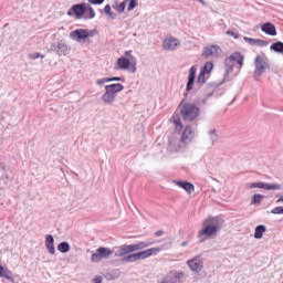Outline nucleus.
Listing matches in <instances>:
<instances>
[{
    "label": "nucleus",
    "instance_id": "30",
    "mask_svg": "<svg viewBox=\"0 0 283 283\" xmlns=\"http://www.w3.org/2000/svg\"><path fill=\"white\" fill-rule=\"evenodd\" d=\"M209 76L207 73L200 71L199 75L197 77V85L200 87L201 85H205V83H207V81H209Z\"/></svg>",
    "mask_w": 283,
    "mask_h": 283
},
{
    "label": "nucleus",
    "instance_id": "11",
    "mask_svg": "<svg viewBox=\"0 0 283 283\" xmlns=\"http://www.w3.org/2000/svg\"><path fill=\"white\" fill-rule=\"evenodd\" d=\"M50 51L55 52L57 56H67V54H70V46L63 41H60L57 43H52Z\"/></svg>",
    "mask_w": 283,
    "mask_h": 283
},
{
    "label": "nucleus",
    "instance_id": "44",
    "mask_svg": "<svg viewBox=\"0 0 283 283\" xmlns=\"http://www.w3.org/2000/svg\"><path fill=\"white\" fill-rule=\"evenodd\" d=\"M105 83H109V77H102L96 81V85H105Z\"/></svg>",
    "mask_w": 283,
    "mask_h": 283
},
{
    "label": "nucleus",
    "instance_id": "50",
    "mask_svg": "<svg viewBox=\"0 0 283 283\" xmlns=\"http://www.w3.org/2000/svg\"><path fill=\"white\" fill-rule=\"evenodd\" d=\"M227 34H229L230 36H233V39H238V33L233 31H228Z\"/></svg>",
    "mask_w": 283,
    "mask_h": 283
},
{
    "label": "nucleus",
    "instance_id": "5",
    "mask_svg": "<svg viewBox=\"0 0 283 283\" xmlns=\"http://www.w3.org/2000/svg\"><path fill=\"white\" fill-rule=\"evenodd\" d=\"M180 115L187 123H193L200 116V107L193 103H185L181 107Z\"/></svg>",
    "mask_w": 283,
    "mask_h": 283
},
{
    "label": "nucleus",
    "instance_id": "7",
    "mask_svg": "<svg viewBox=\"0 0 283 283\" xmlns=\"http://www.w3.org/2000/svg\"><path fill=\"white\" fill-rule=\"evenodd\" d=\"M218 86L213 83H209L206 85L203 91V97L198 101V105H207V101L213 96H222V94L216 92Z\"/></svg>",
    "mask_w": 283,
    "mask_h": 283
},
{
    "label": "nucleus",
    "instance_id": "28",
    "mask_svg": "<svg viewBox=\"0 0 283 283\" xmlns=\"http://www.w3.org/2000/svg\"><path fill=\"white\" fill-rule=\"evenodd\" d=\"M124 55L133 63L130 66L132 74H136V64L138 63V60L132 55V51H125Z\"/></svg>",
    "mask_w": 283,
    "mask_h": 283
},
{
    "label": "nucleus",
    "instance_id": "45",
    "mask_svg": "<svg viewBox=\"0 0 283 283\" xmlns=\"http://www.w3.org/2000/svg\"><path fill=\"white\" fill-rule=\"evenodd\" d=\"M88 3H91V6H101L105 3V0H88Z\"/></svg>",
    "mask_w": 283,
    "mask_h": 283
},
{
    "label": "nucleus",
    "instance_id": "21",
    "mask_svg": "<svg viewBox=\"0 0 283 283\" xmlns=\"http://www.w3.org/2000/svg\"><path fill=\"white\" fill-rule=\"evenodd\" d=\"M45 249L51 255L56 253V248L54 247V237L52 234L45 235Z\"/></svg>",
    "mask_w": 283,
    "mask_h": 283
},
{
    "label": "nucleus",
    "instance_id": "15",
    "mask_svg": "<svg viewBox=\"0 0 283 283\" xmlns=\"http://www.w3.org/2000/svg\"><path fill=\"white\" fill-rule=\"evenodd\" d=\"M70 38L77 43H82L87 41V34L85 29H76L70 33Z\"/></svg>",
    "mask_w": 283,
    "mask_h": 283
},
{
    "label": "nucleus",
    "instance_id": "31",
    "mask_svg": "<svg viewBox=\"0 0 283 283\" xmlns=\"http://www.w3.org/2000/svg\"><path fill=\"white\" fill-rule=\"evenodd\" d=\"M270 50H271L272 52H276V54H282V56H283V42L277 41V42L273 43V44L270 46Z\"/></svg>",
    "mask_w": 283,
    "mask_h": 283
},
{
    "label": "nucleus",
    "instance_id": "27",
    "mask_svg": "<svg viewBox=\"0 0 283 283\" xmlns=\"http://www.w3.org/2000/svg\"><path fill=\"white\" fill-rule=\"evenodd\" d=\"M264 233H266V226L259 224L254 229V238L255 240H262L264 238Z\"/></svg>",
    "mask_w": 283,
    "mask_h": 283
},
{
    "label": "nucleus",
    "instance_id": "23",
    "mask_svg": "<svg viewBox=\"0 0 283 283\" xmlns=\"http://www.w3.org/2000/svg\"><path fill=\"white\" fill-rule=\"evenodd\" d=\"M132 65H134V63L127 57H119L117 60V67L119 70H129L132 72Z\"/></svg>",
    "mask_w": 283,
    "mask_h": 283
},
{
    "label": "nucleus",
    "instance_id": "8",
    "mask_svg": "<svg viewBox=\"0 0 283 283\" xmlns=\"http://www.w3.org/2000/svg\"><path fill=\"white\" fill-rule=\"evenodd\" d=\"M87 13V3L73 4L69 11L67 17H75V19H83Z\"/></svg>",
    "mask_w": 283,
    "mask_h": 283
},
{
    "label": "nucleus",
    "instance_id": "29",
    "mask_svg": "<svg viewBox=\"0 0 283 283\" xmlns=\"http://www.w3.org/2000/svg\"><path fill=\"white\" fill-rule=\"evenodd\" d=\"M106 87L116 96L119 92L125 90V86L120 83L106 85Z\"/></svg>",
    "mask_w": 283,
    "mask_h": 283
},
{
    "label": "nucleus",
    "instance_id": "3",
    "mask_svg": "<svg viewBox=\"0 0 283 283\" xmlns=\"http://www.w3.org/2000/svg\"><path fill=\"white\" fill-rule=\"evenodd\" d=\"M156 244V242L151 240L140 241L134 244H123L115 251V258H124V255H129V253H134L135 251H143V249H147V247H151Z\"/></svg>",
    "mask_w": 283,
    "mask_h": 283
},
{
    "label": "nucleus",
    "instance_id": "35",
    "mask_svg": "<svg viewBox=\"0 0 283 283\" xmlns=\"http://www.w3.org/2000/svg\"><path fill=\"white\" fill-rule=\"evenodd\" d=\"M172 120L176 125V129H182V120L180 119V115L179 114H176L174 113L172 115Z\"/></svg>",
    "mask_w": 283,
    "mask_h": 283
},
{
    "label": "nucleus",
    "instance_id": "38",
    "mask_svg": "<svg viewBox=\"0 0 283 283\" xmlns=\"http://www.w3.org/2000/svg\"><path fill=\"white\" fill-rule=\"evenodd\" d=\"M264 200V195L255 193L251 199V205H260Z\"/></svg>",
    "mask_w": 283,
    "mask_h": 283
},
{
    "label": "nucleus",
    "instance_id": "26",
    "mask_svg": "<svg viewBox=\"0 0 283 283\" xmlns=\"http://www.w3.org/2000/svg\"><path fill=\"white\" fill-rule=\"evenodd\" d=\"M245 43H249V45H259V48H265L269 45V42L260 39H253V38H243Z\"/></svg>",
    "mask_w": 283,
    "mask_h": 283
},
{
    "label": "nucleus",
    "instance_id": "42",
    "mask_svg": "<svg viewBox=\"0 0 283 283\" xmlns=\"http://www.w3.org/2000/svg\"><path fill=\"white\" fill-rule=\"evenodd\" d=\"M271 213H273L274 216H280V214L283 216V207L279 206V207L273 208L271 210Z\"/></svg>",
    "mask_w": 283,
    "mask_h": 283
},
{
    "label": "nucleus",
    "instance_id": "16",
    "mask_svg": "<svg viewBox=\"0 0 283 283\" xmlns=\"http://www.w3.org/2000/svg\"><path fill=\"white\" fill-rule=\"evenodd\" d=\"M180 45V40L176 38H166L163 42L164 50L174 52Z\"/></svg>",
    "mask_w": 283,
    "mask_h": 283
},
{
    "label": "nucleus",
    "instance_id": "19",
    "mask_svg": "<svg viewBox=\"0 0 283 283\" xmlns=\"http://www.w3.org/2000/svg\"><path fill=\"white\" fill-rule=\"evenodd\" d=\"M114 101H116V95L105 86V93L102 95V102L104 105H114Z\"/></svg>",
    "mask_w": 283,
    "mask_h": 283
},
{
    "label": "nucleus",
    "instance_id": "25",
    "mask_svg": "<svg viewBox=\"0 0 283 283\" xmlns=\"http://www.w3.org/2000/svg\"><path fill=\"white\" fill-rule=\"evenodd\" d=\"M176 185L187 191V193H193L196 191V186L189 181H176Z\"/></svg>",
    "mask_w": 283,
    "mask_h": 283
},
{
    "label": "nucleus",
    "instance_id": "34",
    "mask_svg": "<svg viewBox=\"0 0 283 283\" xmlns=\"http://www.w3.org/2000/svg\"><path fill=\"white\" fill-rule=\"evenodd\" d=\"M57 251L60 253H69L70 251V243L67 241H63L57 245Z\"/></svg>",
    "mask_w": 283,
    "mask_h": 283
},
{
    "label": "nucleus",
    "instance_id": "41",
    "mask_svg": "<svg viewBox=\"0 0 283 283\" xmlns=\"http://www.w3.org/2000/svg\"><path fill=\"white\" fill-rule=\"evenodd\" d=\"M117 277H118V270L106 273V280L108 281L117 280Z\"/></svg>",
    "mask_w": 283,
    "mask_h": 283
},
{
    "label": "nucleus",
    "instance_id": "53",
    "mask_svg": "<svg viewBox=\"0 0 283 283\" xmlns=\"http://www.w3.org/2000/svg\"><path fill=\"white\" fill-rule=\"evenodd\" d=\"M189 244V241L181 242V247H187Z\"/></svg>",
    "mask_w": 283,
    "mask_h": 283
},
{
    "label": "nucleus",
    "instance_id": "12",
    "mask_svg": "<svg viewBox=\"0 0 283 283\" xmlns=\"http://www.w3.org/2000/svg\"><path fill=\"white\" fill-rule=\"evenodd\" d=\"M220 52H222L220 46H218L216 44H209L203 48L202 56H203V59H211V56H212V59H218V56H220Z\"/></svg>",
    "mask_w": 283,
    "mask_h": 283
},
{
    "label": "nucleus",
    "instance_id": "20",
    "mask_svg": "<svg viewBox=\"0 0 283 283\" xmlns=\"http://www.w3.org/2000/svg\"><path fill=\"white\" fill-rule=\"evenodd\" d=\"M261 30L264 32V34H268V36H277V29H275V24L271 22H265L261 27Z\"/></svg>",
    "mask_w": 283,
    "mask_h": 283
},
{
    "label": "nucleus",
    "instance_id": "18",
    "mask_svg": "<svg viewBox=\"0 0 283 283\" xmlns=\"http://www.w3.org/2000/svg\"><path fill=\"white\" fill-rule=\"evenodd\" d=\"M187 264L193 273H200V271H202V261L200 260V256H195L188 260Z\"/></svg>",
    "mask_w": 283,
    "mask_h": 283
},
{
    "label": "nucleus",
    "instance_id": "39",
    "mask_svg": "<svg viewBox=\"0 0 283 283\" xmlns=\"http://www.w3.org/2000/svg\"><path fill=\"white\" fill-rule=\"evenodd\" d=\"M125 3H128L127 11L132 12L138 6V0H125Z\"/></svg>",
    "mask_w": 283,
    "mask_h": 283
},
{
    "label": "nucleus",
    "instance_id": "32",
    "mask_svg": "<svg viewBox=\"0 0 283 283\" xmlns=\"http://www.w3.org/2000/svg\"><path fill=\"white\" fill-rule=\"evenodd\" d=\"M212 71H213V62L211 61L206 62L205 65L200 69V72L208 74V76H211Z\"/></svg>",
    "mask_w": 283,
    "mask_h": 283
},
{
    "label": "nucleus",
    "instance_id": "9",
    "mask_svg": "<svg viewBox=\"0 0 283 283\" xmlns=\"http://www.w3.org/2000/svg\"><path fill=\"white\" fill-rule=\"evenodd\" d=\"M112 253V249L109 248H98L96 252L91 255V262L98 263L101 260H109Z\"/></svg>",
    "mask_w": 283,
    "mask_h": 283
},
{
    "label": "nucleus",
    "instance_id": "6",
    "mask_svg": "<svg viewBox=\"0 0 283 283\" xmlns=\"http://www.w3.org/2000/svg\"><path fill=\"white\" fill-rule=\"evenodd\" d=\"M254 65H255V70H254L253 78L254 81L260 82L262 81V74H264L266 70H271V66L269 65L266 60H264V57H261L260 55L255 57Z\"/></svg>",
    "mask_w": 283,
    "mask_h": 283
},
{
    "label": "nucleus",
    "instance_id": "10",
    "mask_svg": "<svg viewBox=\"0 0 283 283\" xmlns=\"http://www.w3.org/2000/svg\"><path fill=\"white\" fill-rule=\"evenodd\" d=\"M250 189H265V191H280V189H282V186L279 184L259 181L250 184Z\"/></svg>",
    "mask_w": 283,
    "mask_h": 283
},
{
    "label": "nucleus",
    "instance_id": "51",
    "mask_svg": "<svg viewBox=\"0 0 283 283\" xmlns=\"http://www.w3.org/2000/svg\"><path fill=\"white\" fill-rule=\"evenodd\" d=\"M283 202V195L279 197V199L276 200V203Z\"/></svg>",
    "mask_w": 283,
    "mask_h": 283
},
{
    "label": "nucleus",
    "instance_id": "43",
    "mask_svg": "<svg viewBox=\"0 0 283 283\" xmlns=\"http://www.w3.org/2000/svg\"><path fill=\"white\" fill-rule=\"evenodd\" d=\"M30 59L36 61V59H45V55H41V53H32L30 54Z\"/></svg>",
    "mask_w": 283,
    "mask_h": 283
},
{
    "label": "nucleus",
    "instance_id": "49",
    "mask_svg": "<svg viewBox=\"0 0 283 283\" xmlns=\"http://www.w3.org/2000/svg\"><path fill=\"white\" fill-rule=\"evenodd\" d=\"M93 282H94V283H103V276L96 275V276L93 279Z\"/></svg>",
    "mask_w": 283,
    "mask_h": 283
},
{
    "label": "nucleus",
    "instance_id": "48",
    "mask_svg": "<svg viewBox=\"0 0 283 283\" xmlns=\"http://www.w3.org/2000/svg\"><path fill=\"white\" fill-rule=\"evenodd\" d=\"M161 235H165V230H158L155 232V238H160Z\"/></svg>",
    "mask_w": 283,
    "mask_h": 283
},
{
    "label": "nucleus",
    "instance_id": "24",
    "mask_svg": "<svg viewBox=\"0 0 283 283\" xmlns=\"http://www.w3.org/2000/svg\"><path fill=\"white\" fill-rule=\"evenodd\" d=\"M0 277L8 280L9 282L17 283L12 276V271L0 264Z\"/></svg>",
    "mask_w": 283,
    "mask_h": 283
},
{
    "label": "nucleus",
    "instance_id": "40",
    "mask_svg": "<svg viewBox=\"0 0 283 283\" xmlns=\"http://www.w3.org/2000/svg\"><path fill=\"white\" fill-rule=\"evenodd\" d=\"M126 6H127V2H125L124 0L117 7H114V10H116V12H118L119 14H123V12H125Z\"/></svg>",
    "mask_w": 283,
    "mask_h": 283
},
{
    "label": "nucleus",
    "instance_id": "14",
    "mask_svg": "<svg viewBox=\"0 0 283 283\" xmlns=\"http://www.w3.org/2000/svg\"><path fill=\"white\" fill-rule=\"evenodd\" d=\"M193 138H196V132L190 125L186 126L181 135V143H184V145H189Z\"/></svg>",
    "mask_w": 283,
    "mask_h": 283
},
{
    "label": "nucleus",
    "instance_id": "36",
    "mask_svg": "<svg viewBox=\"0 0 283 283\" xmlns=\"http://www.w3.org/2000/svg\"><path fill=\"white\" fill-rule=\"evenodd\" d=\"M104 13L108 17V19H112V21L116 19V15L114 14V12H112V7L109 4H106L104 7Z\"/></svg>",
    "mask_w": 283,
    "mask_h": 283
},
{
    "label": "nucleus",
    "instance_id": "17",
    "mask_svg": "<svg viewBox=\"0 0 283 283\" xmlns=\"http://www.w3.org/2000/svg\"><path fill=\"white\" fill-rule=\"evenodd\" d=\"M196 72H198V66L192 65L189 69L188 82H187V85H186V91L187 92H191V90H193V84L196 83Z\"/></svg>",
    "mask_w": 283,
    "mask_h": 283
},
{
    "label": "nucleus",
    "instance_id": "52",
    "mask_svg": "<svg viewBox=\"0 0 283 283\" xmlns=\"http://www.w3.org/2000/svg\"><path fill=\"white\" fill-rule=\"evenodd\" d=\"M201 6H207V2L205 0H197Z\"/></svg>",
    "mask_w": 283,
    "mask_h": 283
},
{
    "label": "nucleus",
    "instance_id": "2",
    "mask_svg": "<svg viewBox=\"0 0 283 283\" xmlns=\"http://www.w3.org/2000/svg\"><path fill=\"white\" fill-rule=\"evenodd\" d=\"M223 63L226 72L221 83H229V81H231L233 69L238 70V72L234 74V76H238L242 67H244V55H242L240 52H234L230 56L226 57Z\"/></svg>",
    "mask_w": 283,
    "mask_h": 283
},
{
    "label": "nucleus",
    "instance_id": "47",
    "mask_svg": "<svg viewBox=\"0 0 283 283\" xmlns=\"http://www.w3.org/2000/svg\"><path fill=\"white\" fill-rule=\"evenodd\" d=\"M113 81H125V78L118 76L108 77V83H113Z\"/></svg>",
    "mask_w": 283,
    "mask_h": 283
},
{
    "label": "nucleus",
    "instance_id": "1",
    "mask_svg": "<svg viewBox=\"0 0 283 283\" xmlns=\"http://www.w3.org/2000/svg\"><path fill=\"white\" fill-rule=\"evenodd\" d=\"M203 229L199 230L197 238L199 242H205V237L211 238V235H217L219 231H222L224 227V218L217 216L210 217L203 221Z\"/></svg>",
    "mask_w": 283,
    "mask_h": 283
},
{
    "label": "nucleus",
    "instance_id": "37",
    "mask_svg": "<svg viewBox=\"0 0 283 283\" xmlns=\"http://www.w3.org/2000/svg\"><path fill=\"white\" fill-rule=\"evenodd\" d=\"M208 136H209L212 145H216V143H218V133L216 132V129H210L208 132Z\"/></svg>",
    "mask_w": 283,
    "mask_h": 283
},
{
    "label": "nucleus",
    "instance_id": "46",
    "mask_svg": "<svg viewBox=\"0 0 283 283\" xmlns=\"http://www.w3.org/2000/svg\"><path fill=\"white\" fill-rule=\"evenodd\" d=\"M85 32H86V39H90V38L96 35V30H86L85 29Z\"/></svg>",
    "mask_w": 283,
    "mask_h": 283
},
{
    "label": "nucleus",
    "instance_id": "33",
    "mask_svg": "<svg viewBox=\"0 0 283 283\" xmlns=\"http://www.w3.org/2000/svg\"><path fill=\"white\" fill-rule=\"evenodd\" d=\"M94 17H96V12L94 11V8H92V6L90 4H86V13H84V19L90 20V19H94Z\"/></svg>",
    "mask_w": 283,
    "mask_h": 283
},
{
    "label": "nucleus",
    "instance_id": "13",
    "mask_svg": "<svg viewBox=\"0 0 283 283\" xmlns=\"http://www.w3.org/2000/svg\"><path fill=\"white\" fill-rule=\"evenodd\" d=\"M185 273L179 271H170L159 283H182Z\"/></svg>",
    "mask_w": 283,
    "mask_h": 283
},
{
    "label": "nucleus",
    "instance_id": "22",
    "mask_svg": "<svg viewBox=\"0 0 283 283\" xmlns=\"http://www.w3.org/2000/svg\"><path fill=\"white\" fill-rule=\"evenodd\" d=\"M182 149V146H180L179 139H170L168 143V151L170 154H178Z\"/></svg>",
    "mask_w": 283,
    "mask_h": 283
},
{
    "label": "nucleus",
    "instance_id": "4",
    "mask_svg": "<svg viewBox=\"0 0 283 283\" xmlns=\"http://www.w3.org/2000/svg\"><path fill=\"white\" fill-rule=\"evenodd\" d=\"M160 248H149L147 250H143L133 254H128L122 259V262L134 263L139 260H147V258H151V255H158L160 253Z\"/></svg>",
    "mask_w": 283,
    "mask_h": 283
}]
</instances>
